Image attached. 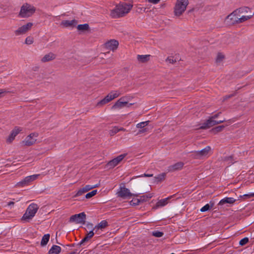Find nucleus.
Returning <instances> with one entry per match:
<instances>
[{"mask_svg": "<svg viewBox=\"0 0 254 254\" xmlns=\"http://www.w3.org/2000/svg\"><path fill=\"white\" fill-rule=\"evenodd\" d=\"M132 7V5L125 2L120 3L111 10L110 16L112 18H119L125 16Z\"/></svg>", "mask_w": 254, "mask_h": 254, "instance_id": "nucleus-1", "label": "nucleus"}, {"mask_svg": "<svg viewBox=\"0 0 254 254\" xmlns=\"http://www.w3.org/2000/svg\"><path fill=\"white\" fill-rule=\"evenodd\" d=\"M35 11L36 8L33 5L25 3L21 6L18 16L23 18H28L32 16Z\"/></svg>", "mask_w": 254, "mask_h": 254, "instance_id": "nucleus-2", "label": "nucleus"}, {"mask_svg": "<svg viewBox=\"0 0 254 254\" xmlns=\"http://www.w3.org/2000/svg\"><path fill=\"white\" fill-rule=\"evenodd\" d=\"M39 209V206L36 203H31L27 207L25 213L22 217V220L26 222L32 219Z\"/></svg>", "mask_w": 254, "mask_h": 254, "instance_id": "nucleus-3", "label": "nucleus"}, {"mask_svg": "<svg viewBox=\"0 0 254 254\" xmlns=\"http://www.w3.org/2000/svg\"><path fill=\"white\" fill-rule=\"evenodd\" d=\"M189 4L188 0H177L174 9L176 15L180 16L186 10Z\"/></svg>", "mask_w": 254, "mask_h": 254, "instance_id": "nucleus-4", "label": "nucleus"}, {"mask_svg": "<svg viewBox=\"0 0 254 254\" xmlns=\"http://www.w3.org/2000/svg\"><path fill=\"white\" fill-rule=\"evenodd\" d=\"M244 9H237L230 14L226 18V21L228 24L234 25L239 24V17L240 12Z\"/></svg>", "mask_w": 254, "mask_h": 254, "instance_id": "nucleus-5", "label": "nucleus"}, {"mask_svg": "<svg viewBox=\"0 0 254 254\" xmlns=\"http://www.w3.org/2000/svg\"><path fill=\"white\" fill-rule=\"evenodd\" d=\"M122 93L119 91H112L109 93L104 99L100 101L97 103V106H102L105 105L115 98L118 97Z\"/></svg>", "mask_w": 254, "mask_h": 254, "instance_id": "nucleus-6", "label": "nucleus"}, {"mask_svg": "<svg viewBox=\"0 0 254 254\" xmlns=\"http://www.w3.org/2000/svg\"><path fill=\"white\" fill-rule=\"evenodd\" d=\"M118 197L122 198L123 199H130L132 196L134 195L129 189L125 187H121L118 190L117 192Z\"/></svg>", "mask_w": 254, "mask_h": 254, "instance_id": "nucleus-7", "label": "nucleus"}, {"mask_svg": "<svg viewBox=\"0 0 254 254\" xmlns=\"http://www.w3.org/2000/svg\"><path fill=\"white\" fill-rule=\"evenodd\" d=\"M128 97L127 96H124L120 98L113 106L112 109H121L125 106H127V107H130L131 105H133V103L128 104Z\"/></svg>", "mask_w": 254, "mask_h": 254, "instance_id": "nucleus-8", "label": "nucleus"}, {"mask_svg": "<svg viewBox=\"0 0 254 254\" xmlns=\"http://www.w3.org/2000/svg\"><path fill=\"white\" fill-rule=\"evenodd\" d=\"M39 176V174H35L26 177L24 179L18 182L16 184V186L18 187H23L24 186H28L30 184L31 182L37 179Z\"/></svg>", "mask_w": 254, "mask_h": 254, "instance_id": "nucleus-9", "label": "nucleus"}, {"mask_svg": "<svg viewBox=\"0 0 254 254\" xmlns=\"http://www.w3.org/2000/svg\"><path fill=\"white\" fill-rule=\"evenodd\" d=\"M33 23L28 22L25 25L19 27L17 29L14 31V33L16 36H20L25 34L32 27Z\"/></svg>", "mask_w": 254, "mask_h": 254, "instance_id": "nucleus-10", "label": "nucleus"}, {"mask_svg": "<svg viewBox=\"0 0 254 254\" xmlns=\"http://www.w3.org/2000/svg\"><path fill=\"white\" fill-rule=\"evenodd\" d=\"M211 150V147L207 146L200 151H195L192 152V156L195 159H200L203 157L206 156Z\"/></svg>", "mask_w": 254, "mask_h": 254, "instance_id": "nucleus-11", "label": "nucleus"}, {"mask_svg": "<svg viewBox=\"0 0 254 254\" xmlns=\"http://www.w3.org/2000/svg\"><path fill=\"white\" fill-rule=\"evenodd\" d=\"M86 214L84 212L72 215L69 218L70 222H74L76 224H83L85 222Z\"/></svg>", "mask_w": 254, "mask_h": 254, "instance_id": "nucleus-12", "label": "nucleus"}, {"mask_svg": "<svg viewBox=\"0 0 254 254\" xmlns=\"http://www.w3.org/2000/svg\"><path fill=\"white\" fill-rule=\"evenodd\" d=\"M239 9H244L240 12V17H239V23H243L250 18H251L253 15H244L243 14L247 13L250 9L247 7H241Z\"/></svg>", "mask_w": 254, "mask_h": 254, "instance_id": "nucleus-13", "label": "nucleus"}, {"mask_svg": "<svg viewBox=\"0 0 254 254\" xmlns=\"http://www.w3.org/2000/svg\"><path fill=\"white\" fill-rule=\"evenodd\" d=\"M37 136V134L34 133H31L23 141V144L26 146H31L33 145L35 143Z\"/></svg>", "mask_w": 254, "mask_h": 254, "instance_id": "nucleus-14", "label": "nucleus"}, {"mask_svg": "<svg viewBox=\"0 0 254 254\" xmlns=\"http://www.w3.org/2000/svg\"><path fill=\"white\" fill-rule=\"evenodd\" d=\"M126 156V154H121L116 158L112 159L109 161L107 164V167L110 168H113L116 166Z\"/></svg>", "mask_w": 254, "mask_h": 254, "instance_id": "nucleus-15", "label": "nucleus"}, {"mask_svg": "<svg viewBox=\"0 0 254 254\" xmlns=\"http://www.w3.org/2000/svg\"><path fill=\"white\" fill-rule=\"evenodd\" d=\"M22 131V128L18 127H15L14 129L11 131L10 135L8 136L6 139V142L11 143L15 138V136Z\"/></svg>", "mask_w": 254, "mask_h": 254, "instance_id": "nucleus-16", "label": "nucleus"}, {"mask_svg": "<svg viewBox=\"0 0 254 254\" xmlns=\"http://www.w3.org/2000/svg\"><path fill=\"white\" fill-rule=\"evenodd\" d=\"M119 46V42L115 40H111L105 44V46L106 49L114 51L116 50Z\"/></svg>", "mask_w": 254, "mask_h": 254, "instance_id": "nucleus-17", "label": "nucleus"}, {"mask_svg": "<svg viewBox=\"0 0 254 254\" xmlns=\"http://www.w3.org/2000/svg\"><path fill=\"white\" fill-rule=\"evenodd\" d=\"M216 125H217L216 121L214 120V119L212 118V117H210L207 120L202 124V126L200 127L199 128L201 129H206Z\"/></svg>", "mask_w": 254, "mask_h": 254, "instance_id": "nucleus-18", "label": "nucleus"}, {"mask_svg": "<svg viewBox=\"0 0 254 254\" xmlns=\"http://www.w3.org/2000/svg\"><path fill=\"white\" fill-rule=\"evenodd\" d=\"M184 165L183 162H177L172 165L169 166L167 168L168 172H174L182 169Z\"/></svg>", "mask_w": 254, "mask_h": 254, "instance_id": "nucleus-19", "label": "nucleus"}, {"mask_svg": "<svg viewBox=\"0 0 254 254\" xmlns=\"http://www.w3.org/2000/svg\"><path fill=\"white\" fill-rule=\"evenodd\" d=\"M77 22L75 19L71 20H63L61 23V25L64 27H75Z\"/></svg>", "mask_w": 254, "mask_h": 254, "instance_id": "nucleus-20", "label": "nucleus"}, {"mask_svg": "<svg viewBox=\"0 0 254 254\" xmlns=\"http://www.w3.org/2000/svg\"><path fill=\"white\" fill-rule=\"evenodd\" d=\"M172 197V196H170L169 197H168L167 198L162 199L159 200L156 204L155 206L154 207L155 208H157L159 207H161L165 206L167 205L168 203V200L170 199Z\"/></svg>", "mask_w": 254, "mask_h": 254, "instance_id": "nucleus-21", "label": "nucleus"}, {"mask_svg": "<svg viewBox=\"0 0 254 254\" xmlns=\"http://www.w3.org/2000/svg\"><path fill=\"white\" fill-rule=\"evenodd\" d=\"M56 58V55L53 53H49L45 55L41 59V62L45 63L52 61Z\"/></svg>", "mask_w": 254, "mask_h": 254, "instance_id": "nucleus-22", "label": "nucleus"}, {"mask_svg": "<svg viewBox=\"0 0 254 254\" xmlns=\"http://www.w3.org/2000/svg\"><path fill=\"white\" fill-rule=\"evenodd\" d=\"M236 199L233 197H225L221 199L218 203V205H223L225 203L233 204L235 202Z\"/></svg>", "mask_w": 254, "mask_h": 254, "instance_id": "nucleus-23", "label": "nucleus"}, {"mask_svg": "<svg viewBox=\"0 0 254 254\" xmlns=\"http://www.w3.org/2000/svg\"><path fill=\"white\" fill-rule=\"evenodd\" d=\"M61 251V248L60 246L53 245L50 249L49 254H59Z\"/></svg>", "mask_w": 254, "mask_h": 254, "instance_id": "nucleus-24", "label": "nucleus"}, {"mask_svg": "<svg viewBox=\"0 0 254 254\" xmlns=\"http://www.w3.org/2000/svg\"><path fill=\"white\" fill-rule=\"evenodd\" d=\"M108 225V223L106 220L101 221L97 225L95 226L93 228V230L96 232L99 229L105 228Z\"/></svg>", "mask_w": 254, "mask_h": 254, "instance_id": "nucleus-25", "label": "nucleus"}, {"mask_svg": "<svg viewBox=\"0 0 254 254\" xmlns=\"http://www.w3.org/2000/svg\"><path fill=\"white\" fill-rule=\"evenodd\" d=\"M150 57V55H138L137 56V59L139 62L145 63L149 61Z\"/></svg>", "mask_w": 254, "mask_h": 254, "instance_id": "nucleus-26", "label": "nucleus"}, {"mask_svg": "<svg viewBox=\"0 0 254 254\" xmlns=\"http://www.w3.org/2000/svg\"><path fill=\"white\" fill-rule=\"evenodd\" d=\"M50 235L49 234H45L42 237L41 242V245L42 246H44L46 245L48 243V242L49 241Z\"/></svg>", "mask_w": 254, "mask_h": 254, "instance_id": "nucleus-27", "label": "nucleus"}, {"mask_svg": "<svg viewBox=\"0 0 254 254\" xmlns=\"http://www.w3.org/2000/svg\"><path fill=\"white\" fill-rule=\"evenodd\" d=\"M77 28L79 31H86L89 29V27L88 24H79L77 26Z\"/></svg>", "mask_w": 254, "mask_h": 254, "instance_id": "nucleus-28", "label": "nucleus"}, {"mask_svg": "<svg viewBox=\"0 0 254 254\" xmlns=\"http://www.w3.org/2000/svg\"><path fill=\"white\" fill-rule=\"evenodd\" d=\"M152 197L151 194H144L140 196V199L141 202L146 201Z\"/></svg>", "mask_w": 254, "mask_h": 254, "instance_id": "nucleus-29", "label": "nucleus"}, {"mask_svg": "<svg viewBox=\"0 0 254 254\" xmlns=\"http://www.w3.org/2000/svg\"><path fill=\"white\" fill-rule=\"evenodd\" d=\"M213 203H212L210 205L209 204H206L200 209V211L205 212L212 208L213 206Z\"/></svg>", "mask_w": 254, "mask_h": 254, "instance_id": "nucleus-30", "label": "nucleus"}, {"mask_svg": "<svg viewBox=\"0 0 254 254\" xmlns=\"http://www.w3.org/2000/svg\"><path fill=\"white\" fill-rule=\"evenodd\" d=\"M225 162H227L228 165H231L234 163V160L232 156L226 157L223 160Z\"/></svg>", "mask_w": 254, "mask_h": 254, "instance_id": "nucleus-31", "label": "nucleus"}, {"mask_svg": "<svg viewBox=\"0 0 254 254\" xmlns=\"http://www.w3.org/2000/svg\"><path fill=\"white\" fill-rule=\"evenodd\" d=\"M224 59V56L221 53H218L216 59V63L220 64Z\"/></svg>", "mask_w": 254, "mask_h": 254, "instance_id": "nucleus-32", "label": "nucleus"}, {"mask_svg": "<svg viewBox=\"0 0 254 254\" xmlns=\"http://www.w3.org/2000/svg\"><path fill=\"white\" fill-rule=\"evenodd\" d=\"M149 123V121H145L139 123L136 125V127L140 128H144V127L147 126Z\"/></svg>", "mask_w": 254, "mask_h": 254, "instance_id": "nucleus-33", "label": "nucleus"}, {"mask_svg": "<svg viewBox=\"0 0 254 254\" xmlns=\"http://www.w3.org/2000/svg\"><path fill=\"white\" fill-rule=\"evenodd\" d=\"M97 190H93L92 191L87 193L85 195V197L87 199L90 198L92 197H93V196H94L95 195H96L97 194Z\"/></svg>", "mask_w": 254, "mask_h": 254, "instance_id": "nucleus-34", "label": "nucleus"}, {"mask_svg": "<svg viewBox=\"0 0 254 254\" xmlns=\"http://www.w3.org/2000/svg\"><path fill=\"white\" fill-rule=\"evenodd\" d=\"M164 233L159 231H154L152 232V235L157 238H160L163 236Z\"/></svg>", "mask_w": 254, "mask_h": 254, "instance_id": "nucleus-35", "label": "nucleus"}, {"mask_svg": "<svg viewBox=\"0 0 254 254\" xmlns=\"http://www.w3.org/2000/svg\"><path fill=\"white\" fill-rule=\"evenodd\" d=\"M141 202L140 198H133L130 201V204L131 205H137Z\"/></svg>", "mask_w": 254, "mask_h": 254, "instance_id": "nucleus-36", "label": "nucleus"}, {"mask_svg": "<svg viewBox=\"0 0 254 254\" xmlns=\"http://www.w3.org/2000/svg\"><path fill=\"white\" fill-rule=\"evenodd\" d=\"M119 131V127H115L110 131V133L111 136L114 135Z\"/></svg>", "mask_w": 254, "mask_h": 254, "instance_id": "nucleus-37", "label": "nucleus"}, {"mask_svg": "<svg viewBox=\"0 0 254 254\" xmlns=\"http://www.w3.org/2000/svg\"><path fill=\"white\" fill-rule=\"evenodd\" d=\"M224 126H220L212 129V131L214 132H218L221 131L224 128Z\"/></svg>", "mask_w": 254, "mask_h": 254, "instance_id": "nucleus-38", "label": "nucleus"}, {"mask_svg": "<svg viewBox=\"0 0 254 254\" xmlns=\"http://www.w3.org/2000/svg\"><path fill=\"white\" fill-rule=\"evenodd\" d=\"M249 242V238L247 237H245L242 239H241L239 242V244L241 246H244L246 244H247Z\"/></svg>", "mask_w": 254, "mask_h": 254, "instance_id": "nucleus-39", "label": "nucleus"}, {"mask_svg": "<svg viewBox=\"0 0 254 254\" xmlns=\"http://www.w3.org/2000/svg\"><path fill=\"white\" fill-rule=\"evenodd\" d=\"M33 42V38L30 36L27 37L25 39V44L27 45H31Z\"/></svg>", "mask_w": 254, "mask_h": 254, "instance_id": "nucleus-40", "label": "nucleus"}, {"mask_svg": "<svg viewBox=\"0 0 254 254\" xmlns=\"http://www.w3.org/2000/svg\"><path fill=\"white\" fill-rule=\"evenodd\" d=\"M84 193H85V190H83V188H82L77 191V192L76 193L74 196L77 197L82 195Z\"/></svg>", "mask_w": 254, "mask_h": 254, "instance_id": "nucleus-41", "label": "nucleus"}, {"mask_svg": "<svg viewBox=\"0 0 254 254\" xmlns=\"http://www.w3.org/2000/svg\"><path fill=\"white\" fill-rule=\"evenodd\" d=\"M166 176L165 173H162L159 174L157 176V177H156V179H157L158 181H160L163 179H164L165 177Z\"/></svg>", "mask_w": 254, "mask_h": 254, "instance_id": "nucleus-42", "label": "nucleus"}, {"mask_svg": "<svg viewBox=\"0 0 254 254\" xmlns=\"http://www.w3.org/2000/svg\"><path fill=\"white\" fill-rule=\"evenodd\" d=\"M254 196V193H250L248 194H245L243 195H240V197H244V198H251L252 197Z\"/></svg>", "mask_w": 254, "mask_h": 254, "instance_id": "nucleus-43", "label": "nucleus"}, {"mask_svg": "<svg viewBox=\"0 0 254 254\" xmlns=\"http://www.w3.org/2000/svg\"><path fill=\"white\" fill-rule=\"evenodd\" d=\"M83 190H85V192H86L89 190L93 189V187H92V185H86L83 188Z\"/></svg>", "mask_w": 254, "mask_h": 254, "instance_id": "nucleus-44", "label": "nucleus"}, {"mask_svg": "<svg viewBox=\"0 0 254 254\" xmlns=\"http://www.w3.org/2000/svg\"><path fill=\"white\" fill-rule=\"evenodd\" d=\"M93 229L91 231H90L87 235L86 236L89 238H91L94 236V232H93Z\"/></svg>", "mask_w": 254, "mask_h": 254, "instance_id": "nucleus-45", "label": "nucleus"}, {"mask_svg": "<svg viewBox=\"0 0 254 254\" xmlns=\"http://www.w3.org/2000/svg\"><path fill=\"white\" fill-rule=\"evenodd\" d=\"M147 130H148V129L146 128H141V129L139 130V131H138L137 134H139L143 133L144 132H146Z\"/></svg>", "mask_w": 254, "mask_h": 254, "instance_id": "nucleus-46", "label": "nucleus"}, {"mask_svg": "<svg viewBox=\"0 0 254 254\" xmlns=\"http://www.w3.org/2000/svg\"><path fill=\"white\" fill-rule=\"evenodd\" d=\"M160 0H148V1L153 4H157L160 1Z\"/></svg>", "mask_w": 254, "mask_h": 254, "instance_id": "nucleus-47", "label": "nucleus"}, {"mask_svg": "<svg viewBox=\"0 0 254 254\" xmlns=\"http://www.w3.org/2000/svg\"><path fill=\"white\" fill-rule=\"evenodd\" d=\"M152 176H153V174H149L144 173V174L139 176V177H151Z\"/></svg>", "mask_w": 254, "mask_h": 254, "instance_id": "nucleus-48", "label": "nucleus"}, {"mask_svg": "<svg viewBox=\"0 0 254 254\" xmlns=\"http://www.w3.org/2000/svg\"><path fill=\"white\" fill-rule=\"evenodd\" d=\"M166 61L171 64H173L174 62V61L172 58L169 57L167 59Z\"/></svg>", "mask_w": 254, "mask_h": 254, "instance_id": "nucleus-49", "label": "nucleus"}, {"mask_svg": "<svg viewBox=\"0 0 254 254\" xmlns=\"http://www.w3.org/2000/svg\"><path fill=\"white\" fill-rule=\"evenodd\" d=\"M90 239H89L86 236L83 238L80 242V244L83 243L85 242L88 241Z\"/></svg>", "mask_w": 254, "mask_h": 254, "instance_id": "nucleus-50", "label": "nucleus"}, {"mask_svg": "<svg viewBox=\"0 0 254 254\" xmlns=\"http://www.w3.org/2000/svg\"><path fill=\"white\" fill-rule=\"evenodd\" d=\"M90 239H89L86 236L83 238L80 242V244L83 243L85 242L88 241Z\"/></svg>", "mask_w": 254, "mask_h": 254, "instance_id": "nucleus-51", "label": "nucleus"}, {"mask_svg": "<svg viewBox=\"0 0 254 254\" xmlns=\"http://www.w3.org/2000/svg\"><path fill=\"white\" fill-rule=\"evenodd\" d=\"M221 114V112H219V113H218L217 114H215L214 115H213V116H211V117H212V118H213V119H216V118H217L219 116V115H220Z\"/></svg>", "mask_w": 254, "mask_h": 254, "instance_id": "nucleus-52", "label": "nucleus"}, {"mask_svg": "<svg viewBox=\"0 0 254 254\" xmlns=\"http://www.w3.org/2000/svg\"><path fill=\"white\" fill-rule=\"evenodd\" d=\"M225 121V120H220V121H216V124H217H217H219L224 123Z\"/></svg>", "mask_w": 254, "mask_h": 254, "instance_id": "nucleus-53", "label": "nucleus"}, {"mask_svg": "<svg viewBox=\"0 0 254 254\" xmlns=\"http://www.w3.org/2000/svg\"><path fill=\"white\" fill-rule=\"evenodd\" d=\"M14 204V202L13 201H10L8 203L7 205L8 206H10V205H13Z\"/></svg>", "mask_w": 254, "mask_h": 254, "instance_id": "nucleus-54", "label": "nucleus"}, {"mask_svg": "<svg viewBox=\"0 0 254 254\" xmlns=\"http://www.w3.org/2000/svg\"><path fill=\"white\" fill-rule=\"evenodd\" d=\"M119 131H126V129L123 127H119Z\"/></svg>", "mask_w": 254, "mask_h": 254, "instance_id": "nucleus-55", "label": "nucleus"}, {"mask_svg": "<svg viewBox=\"0 0 254 254\" xmlns=\"http://www.w3.org/2000/svg\"><path fill=\"white\" fill-rule=\"evenodd\" d=\"M99 186L98 184H96L95 185H92V187H93V189L96 188Z\"/></svg>", "mask_w": 254, "mask_h": 254, "instance_id": "nucleus-56", "label": "nucleus"}, {"mask_svg": "<svg viewBox=\"0 0 254 254\" xmlns=\"http://www.w3.org/2000/svg\"><path fill=\"white\" fill-rule=\"evenodd\" d=\"M140 10L143 11V12H145V10H146V8H140Z\"/></svg>", "mask_w": 254, "mask_h": 254, "instance_id": "nucleus-57", "label": "nucleus"}, {"mask_svg": "<svg viewBox=\"0 0 254 254\" xmlns=\"http://www.w3.org/2000/svg\"><path fill=\"white\" fill-rule=\"evenodd\" d=\"M86 254H89V253H86Z\"/></svg>", "mask_w": 254, "mask_h": 254, "instance_id": "nucleus-58", "label": "nucleus"}, {"mask_svg": "<svg viewBox=\"0 0 254 254\" xmlns=\"http://www.w3.org/2000/svg\"><path fill=\"white\" fill-rule=\"evenodd\" d=\"M174 254V253H172V254Z\"/></svg>", "mask_w": 254, "mask_h": 254, "instance_id": "nucleus-59", "label": "nucleus"}, {"mask_svg": "<svg viewBox=\"0 0 254 254\" xmlns=\"http://www.w3.org/2000/svg\"><path fill=\"white\" fill-rule=\"evenodd\" d=\"M72 254V253H71V254Z\"/></svg>", "mask_w": 254, "mask_h": 254, "instance_id": "nucleus-60", "label": "nucleus"}]
</instances>
